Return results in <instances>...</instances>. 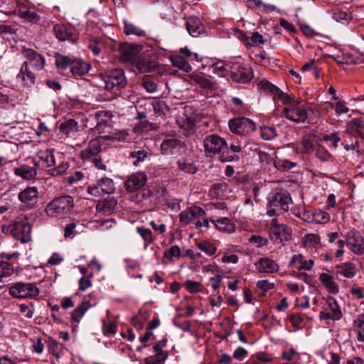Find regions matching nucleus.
I'll return each instance as SVG.
<instances>
[{
	"label": "nucleus",
	"instance_id": "f257e3e1",
	"mask_svg": "<svg viewBox=\"0 0 364 364\" xmlns=\"http://www.w3.org/2000/svg\"><path fill=\"white\" fill-rule=\"evenodd\" d=\"M127 136V134L124 132L111 133L109 135H100L89 141L87 147L81 151V157L85 162L92 163L97 168L105 171L107 166L102 163L100 156L102 144L108 140L122 141Z\"/></svg>",
	"mask_w": 364,
	"mask_h": 364
},
{
	"label": "nucleus",
	"instance_id": "f03ea898",
	"mask_svg": "<svg viewBox=\"0 0 364 364\" xmlns=\"http://www.w3.org/2000/svg\"><path fill=\"white\" fill-rule=\"evenodd\" d=\"M345 243L347 247L354 254L360 255L364 253V238L355 230H350L346 234L345 241L339 240L337 242L338 248L335 253L336 257H341L343 255Z\"/></svg>",
	"mask_w": 364,
	"mask_h": 364
},
{
	"label": "nucleus",
	"instance_id": "7ed1b4c3",
	"mask_svg": "<svg viewBox=\"0 0 364 364\" xmlns=\"http://www.w3.org/2000/svg\"><path fill=\"white\" fill-rule=\"evenodd\" d=\"M55 65L61 70L70 69L72 76L75 78L87 74L91 68L90 64L68 56H60L57 58Z\"/></svg>",
	"mask_w": 364,
	"mask_h": 364
},
{
	"label": "nucleus",
	"instance_id": "20e7f679",
	"mask_svg": "<svg viewBox=\"0 0 364 364\" xmlns=\"http://www.w3.org/2000/svg\"><path fill=\"white\" fill-rule=\"evenodd\" d=\"M8 292L13 298L36 299L40 294V289L36 283L18 282L12 284Z\"/></svg>",
	"mask_w": 364,
	"mask_h": 364
},
{
	"label": "nucleus",
	"instance_id": "39448f33",
	"mask_svg": "<svg viewBox=\"0 0 364 364\" xmlns=\"http://www.w3.org/2000/svg\"><path fill=\"white\" fill-rule=\"evenodd\" d=\"M75 205L74 199L68 195L58 196L50 201L45 212L48 216L56 217L59 215L68 213Z\"/></svg>",
	"mask_w": 364,
	"mask_h": 364
},
{
	"label": "nucleus",
	"instance_id": "423d86ee",
	"mask_svg": "<svg viewBox=\"0 0 364 364\" xmlns=\"http://www.w3.org/2000/svg\"><path fill=\"white\" fill-rule=\"evenodd\" d=\"M291 228L280 223L277 218L272 219L269 225V237L274 243H283L291 239Z\"/></svg>",
	"mask_w": 364,
	"mask_h": 364
},
{
	"label": "nucleus",
	"instance_id": "0eeeda50",
	"mask_svg": "<svg viewBox=\"0 0 364 364\" xmlns=\"http://www.w3.org/2000/svg\"><path fill=\"white\" fill-rule=\"evenodd\" d=\"M343 317V311L341 304L332 296L326 297V306L324 310L319 313V318L325 321L326 324H330L331 321H339Z\"/></svg>",
	"mask_w": 364,
	"mask_h": 364
},
{
	"label": "nucleus",
	"instance_id": "6e6552de",
	"mask_svg": "<svg viewBox=\"0 0 364 364\" xmlns=\"http://www.w3.org/2000/svg\"><path fill=\"white\" fill-rule=\"evenodd\" d=\"M9 233L16 240L26 243L31 240V226L27 218L18 219L8 228Z\"/></svg>",
	"mask_w": 364,
	"mask_h": 364
},
{
	"label": "nucleus",
	"instance_id": "1a4fd4ad",
	"mask_svg": "<svg viewBox=\"0 0 364 364\" xmlns=\"http://www.w3.org/2000/svg\"><path fill=\"white\" fill-rule=\"evenodd\" d=\"M203 146L205 153L210 156L218 154L222 155L225 149H227V142L225 139L216 134L207 136L203 140Z\"/></svg>",
	"mask_w": 364,
	"mask_h": 364
},
{
	"label": "nucleus",
	"instance_id": "9d476101",
	"mask_svg": "<svg viewBox=\"0 0 364 364\" xmlns=\"http://www.w3.org/2000/svg\"><path fill=\"white\" fill-rule=\"evenodd\" d=\"M104 87L107 90H119L127 85L124 72L121 70L110 71L102 77Z\"/></svg>",
	"mask_w": 364,
	"mask_h": 364
},
{
	"label": "nucleus",
	"instance_id": "9b49d317",
	"mask_svg": "<svg viewBox=\"0 0 364 364\" xmlns=\"http://www.w3.org/2000/svg\"><path fill=\"white\" fill-rule=\"evenodd\" d=\"M15 14L22 19L34 24L40 23L41 18L34 6L28 3L17 1Z\"/></svg>",
	"mask_w": 364,
	"mask_h": 364
},
{
	"label": "nucleus",
	"instance_id": "f8f14e48",
	"mask_svg": "<svg viewBox=\"0 0 364 364\" xmlns=\"http://www.w3.org/2000/svg\"><path fill=\"white\" fill-rule=\"evenodd\" d=\"M228 126L235 134H244L255 129L254 122L247 117H237L229 120Z\"/></svg>",
	"mask_w": 364,
	"mask_h": 364
},
{
	"label": "nucleus",
	"instance_id": "ddd939ff",
	"mask_svg": "<svg viewBox=\"0 0 364 364\" xmlns=\"http://www.w3.org/2000/svg\"><path fill=\"white\" fill-rule=\"evenodd\" d=\"M230 77L236 82L246 83L252 80L253 73L250 68L236 62L231 64Z\"/></svg>",
	"mask_w": 364,
	"mask_h": 364
},
{
	"label": "nucleus",
	"instance_id": "4468645a",
	"mask_svg": "<svg viewBox=\"0 0 364 364\" xmlns=\"http://www.w3.org/2000/svg\"><path fill=\"white\" fill-rule=\"evenodd\" d=\"M38 193L36 187L28 186L18 193V198L25 208L31 209L38 203Z\"/></svg>",
	"mask_w": 364,
	"mask_h": 364
},
{
	"label": "nucleus",
	"instance_id": "2eb2a0df",
	"mask_svg": "<svg viewBox=\"0 0 364 364\" xmlns=\"http://www.w3.org/2000/svg\"><path fill=\"white\" fill-rule=\"evenodd\" d=\"M296 105L285 107L282 112V117L296 123H303L307 119V112L305 109Z\"/></svg>",
	"mask_w": 364,
	"mask_h": 364
},
{
	"label": "nucleus",
	"instance_id": "dca6fc26",
	"mask_svg": "<svg viewBox=\"0 0 364 364\" xmlns=\"http://www.w3.org/2000/svg\"><path fill=\"white\" fill-rule=\"evenodd\" d=\"M147 181V176L144 172L132 174L125 181L126 190L129 192H136L141 189Z\"/></svg>",
	"mask_w": 364,
	"mask_h": 364
},
{
	"label": "nucleus",
	"instance_id": "f3484780",
	"mask_svg": "<svg viewBox=\"0 0 364 364\" xmlns=\"http://www.w3.org/2000/svg\"><path fill=\"white\" fill-rule=\"evenodd\" d=\"M23 56L28 62V65H30L35 70H41L45 65L44 57L33 49H24L23 51Z\"/></svg>",
	"mask_w": 364,
	"mask_h": 364
},
{
	"label": "nucleus",
	"instance_id": "a211bd4d",
	"mask_svg": "<svg viewBox=\"0 0 364 364\" xmlns=\"http://www.w3.org/2000/svg\"><path fill=\"white\" fill-rule=\"evenodd\" d=\"M292 203L289 194L284 193H277L269 200L268 205L270 207H277L283 211H288L289 205Z\"/></svg>",
	"mask_w": 364,
	"mask_h": 364
},
{
	"label": "nucleus",
	"instance_id": "6ab92c4d",
	"mask_svg": "<svg viewBox=\"0 0 364 364\" xmlns=\"http://www.w3.org/2000/svg\"><path fill=\"white\" fill-rule=\"evenodd\" d=\"M122 61L134 63L137 59L140 48L136 44H125L120 48Z\"/></svg>",
	"mask_w": 364,
	"mask_h": 364
},
{
	"label": "nucleus",
	"instance_id": "aec40b11",
	"mask_svg": "<svg viewBox=\"0 0 364 364\" xmlns=\"http://www.w3.org/2000/svg\"><path fill=\"white\" fill-rule=\"evenodd\" d=\"M314 266V261L313 259L305 260L301 254L294 255L289 263V267H295L298 271H309Z\"/></svg>",
	"mask_w": 364,
	"mask_h": 364
},
{
	"label": "nucleus",
	"instance_id": "412c9836",
	"mask_svg": "<svg viewBox=\"0 0 364 364\" xmlns=\"http://www.w3.org/2000/svg\"><path fill=\"white\" fill-rule=\"evenodd\" d=\"M183 147L184 144L175 138L165 139L161 144V153L167 155L176 154Z\"/></svg>",
	"mask_w": 364,
	"mask_h": 364
},
{
	"label": "nucleus",
	"instance_id": "4be33fe9",
	"mask_svg": "<svg viewBox=\"0 0 364 364\" xmlns=\"http://www.w3.org/2000/svg\"><path fill=\"white\" fill-rule=\"evenodd\" d=\"M53 32L55 37L61 41H74L75 39L73 29L65 24H55L53 26Z\"/></svg>",
	"mask_w": 364,
	"mask_h": 364
},
{
	"label": "nucleus",
	"instance_id": "5701e85b",
	"mask_svg": "<svg viewBox=\"0 0 364 364\" xmlns=\"http://www.w3.org/2000/svg\"><path fill=\"white\" fill-rule=\"evenodd\" d=\"M204 214L205 211L201 208L198 206L190 207L180 213L179 220L187 225L195 218L202 216Z\"/></svg>",
	"mask_w": 364,
	"mask_h": 364
},
{
	"label": "nucleus",
	"instance_id": "b1692460",
	"mask_svg": "<svg viewBox=\"0 0 364 364\" xmlns=\"http://www.w3.org/2000/svg\"><path fill=\"white\" fill-rule=\"evenodd\" d=\"M176 123L181 129H183L184 134L188 136L193 132L195 119L192 116L181 113L176 117Z\"/></svg>",
	"mask_w": 364,
	"mask_h": 364
},
{
	"label": "nucleus",
	"instance_id": "393cba45",
	"mask_svg": "<svg viewBox=\"0 0 364 364\" xmlns=\"http://www.w3.org/2000/svg\"><path fill=\"white\" fill-rule=\"evenodd\" d=\"M186 29L193 37H198L204 33L205 28L199 18L195 16L189 17L186 22Z\"/></svg>",
	"mask_w": 364,
	"mask_h": 364
},
{
	"label": "nucleus",
	"instance_id": "a878e982",
	"mask_svg": "<svg viewBox=\"0 0 364 364\" xmlns=\"http://www.w3.org/2000/svg\"><path fill=\"white\" fill-rule=\"evenodd\" d=\"M318 279L328 293L336 294L339 292V286L333 276L323 272L319 274Z\"/></svg>",
	"mask_w": 364,
	"mask_h": 364
},
{
	"label": "nucleus",
	"instance_id": "bb28decb",
	"mask_svg": "<svg viewBox=\"0 0 364 364\" xmlns=\"http://www.w3.org/2000/svg\"><path fill=\"white\" fill-rule=\"evenodd\" d=\"M117 202L114 198H107L98 201L96 210L104 215H110L114 210Z\"/></svg>",
	"mask_w": 364,
	"mask_h": 364
},
{
	"label": "nucleus",
	"instance_id": "cd10ccee",
	"mask_svg": "<svg viewBox=\"0 0 364 364\" xmlns=\"http://www.w3.org/2000/svg\"><path fill=\"white\" fill-rule=\"evenodd\" d=\"M337 276H343L347 279H351L356 274V267L352 262H344L336 266Z\"/></svg>",
	"mask_w": 364,
	"mask_h": 364
},
{
	"label": "nucleus",
	"instance_id": "c85d7f7f",
	"mask_svg": "<svg viewBox=\"0 0 364 364\" xmlns=\"http://www.w3.org/2000/svg\"><path fill=\"white\" fill-rule=\"evenodd\" d=\"M242 150V147L240 144H231L227 149L220 155V159L222 161H233L239 159L238 154Z\"/></svg>",
	"mask_w": 364,
	"mask_h": 364
},
{
	"label": "nucleus",
	"instance_id": "c756f323",
	"mask_svg": "<svg viewBox=\"0 0 364 364\" xmlns=\"http://www.w3.org/2000/svg\"><path fill=\"white\" fill-rule=\"evenodd\" d=\"M96 304V301L94 304H91L90 301L85 300L82 301L76 308L73 311L71 314V319L73 321L78 323L82 318L84 316L87 311L93 305Z\"/></svg>",
	"mask_w": 364,
	"mask_h": 364
},
{
	"label": "nucleus",
	"instance_id": "7c9ffc66",
	"mask_svg": "<svg viewBox=\"0 0 364 364\" xmlns=\"http://www.w3.org/2000/svg\"><path fill=\"white\" fill-rule=\"evenodd\" d=\"M259 272L273 273L279 270V265L276 262L269 257H262L257 262Z\"/></svg>",
	"mask_w": 364,
	"mask_h": 364
},
{
	"label": "nucleus",
	"instance_id": "2f4dec72",
	"mask_svg": "<svg viewBox=\"0 0 364 364\" xmlns=\"http://www.w3.org/2000/svg\"><path fill=\"white\" fill-rule=\"evenodd\" d=\"M210 222L214 224L215 227L221 232L232 233L235 232V224L229 218L225 217L217 220L210 218Z\"/></svg>",
	"mask_w": 364,
	"mask_h": 364
},
{
	"label": "nucleus",
	"instance_id": "473e14b6",
	"mask_svg": "<svg viewBox=\"0 0 364 364\" xmlns=\"http://www.w3.org/2000/svg\"><path fill=\"white\" fill-rule=\"evenodd\" d=\"M303 219L307 223L325 224L330 220V215L323 210H316L311 215H308L307 218Z\"/></svg>",
	"mask_w": 364,
	"mask_h": 364
},
{
	"label": "nucleus",
	"instance_id": "72a5a7b5",
	"mask_svg": "<svg viewBox=\"0 0 364 364\" xmlns=\"http://www.w3.org/2000/svg\"><path fill=\"white\" fill-rule=\"evenodd\" d=\"M182 257L181 251L178 245H172L164 251L162 263L167 264L174 261V259H179Z\"/></svg>",
	"mask_w": 364,
	"mask_h": 364
},
{
	"label": "nucleus",
	"instance_id": "f704fd0d",
	"mask_svg": "<svg viewBox=\"0 0 364 364\" xmlns=\"http://www.w3.org/2000/svg\"><path fill=\"white\" fill-rule=\"evenodd\" d=\"M39 163L45 167H51L55 166V160L52 150L46 149L40 151L38 154Z\"/></svg>",
	"mask_w": 364,
	"mask_h": 364
},
{
	"label": "nucleus",
	"instance_id": "c9c22d12",
	"mask_svg": "<svg viewBox=\"0 0 364 364\" xmlns=\"http://www.w3.org/2000/svg\"><path fill=\"white\" fill-rule=\"evenodd\" d=\"M320 237L316 234H306L301 238V244L306 249H316L320 245Z\"/></svg>",
	"mask_w": 364,
	"mask_h": 364
},
{
	"label": "nucleus",
	"instance_id": "e433bc0d",
	"mask_svg": "<svg viewBox=\"0 0 364 364\" xmlns=\"http://www.w3.org/2000/svg\"><path fill=\"white\" fill-rule=\"evenodd\" d=\"M331 16L333 20L343 25L348 24L352 20L351 14L348 13L347 11L341 10L338 8L332 10Z\"/></svg>",
	"mask_w": 364,
	"mask_h": 364
},
{
	"label": "nucleus",
	"instance_id": "4c0bfd02",
	"mask_svg": "<svg viewBox=\"0 0 364 364\" xmlns=\"http://www.w3.org/2000/svg\"><path fill=\"white\" fill-rule=\"evenodd\" d=\"M18 77L27 85H31L35 83L36 75L28 68V62H24L21 68Z\"/></svg>",
	"mask_w": 364,
	"mask_h": 364
},
{
	"label": "nucleus",
	"instance_id": "58836bf2",
	"mask_svg": "<svg viewBox=\"0 0 364 364\" xmlns=\"http://www.w3.org/2000/svg\"><path fill=\"white\" fill-rule=\"evenodd\" d=\"M124 23V33L127 36L134 35L136 36H144L146 32L144 29L140 28L139 26L135 25L134 23L130 22L129 21L124 19L123 21Z\"/></svg>",
	"mask_w": 364,
	"mask_h": 364
},
{
	"label": "nucleus",
	"instance_id": "ea45409f",
	"mask_svg": "<svg viewBox=\"0 0 364 364\" xmlns=\"http://www.w3.org/2000/svg\"><path fill=\"white\" fill-rule=\"evenodd\" d=\"M134 64L140 73H149L156 68L154 61L141 58H137Z\"/></svg>",
	"mask_w": 364,
	"mask_h": 364
},
{
	"label": "nucleus",
	"instance_id": "a19ab883",
	"mask_svg": "<svg viewBox=\"0 0 364 364\" xmlns=\"http://www.w3.org/2000/svg\"><path fill=\"white\" fill-rule=\"evenodd\" d=\"M274 100L277 99L281 101L282 103L286 107H289L290 105H299L300 102L299 100L291 97L287 93L284 92L279 88L277 90V92L273 95Z\"/></svg>",
	"mask_w": 364,
	"mask_h": 364
},
{
	"label": "nucleus",
	"instance_id": "79ce46f5",
	"mask_svg": "<svg viewBox=\"0 0 364 364\" xmlns=\"http://www.w3.org/2000/svg\"><path fill=\"white\" fill-rule=\"evenodd\" d=\"M171 60L174 67H176L184 72L188 73L191 70L190 63L188 60L184 58L183 56L175 55L171 58Z\"/></svg>",
	"mask_w": 364,
	"mask_h": 364
},
{
	"label": "nucleus",
	"instance_id": "37998d69",
	"mask_svg": "<svg viewBox=\"0 0 364 364\" xmlns=\"http://www.w3.org/2000/svg\"><path fill=\"white\" fill-rule=\"evenodd\" d=\"M15 175L22 178L24 180H31L36 174L35 169L28 166H21L14 169Z\"/></svg>",
	"mask_w": 364,
	"mask_h": 364
},
{
	"label": "nucleus",
	"instance_id": "c03bdc74",
	"mask_svg": "<svg viewBox=\"0 0 364 364\" xmlns=\"http://www.w3.org/2000/svg\"><path fill=\"white\" fill-rule=\"evenodd\" d=\"M77 130V123L74 119H68L59 126V131L61 134L69 136Z\"/></svg>",
	"mask_w": 364,
	"mask_h": 364
},
{
	"label": "nucleus",
	"instance_id": "a18cd8bd",
	"mask_svg": "<svg viewBox=\"0 0 364 364\" xmlns=\"http://www.w3.org/2000/svg\"><path fill=\"white\" fill-rule=\"evenodd\" d=\"M353 323L358 341L364 342V314L359 315L354 320Z\"/></svg>",
	"mask_w": 364,
	"mask_h": 364
},
{
	"label": "nucleus",
	"instance_id": "49530a36",
	"mask_svg": "<svg viewBox=\"0 0 364 364\" xmlns=\"http://www.w3.org/2000/svg\"><path fill=\"white\" fill-rule=\"evenodd\" d=\"M227 187L225 183H215L210 187L208 195L213 198H220L224 196Z\"/></svg>",
	"mask_w": 364,
	"mask_h": 364
},
{
	"label": "nucleus",
	"instance_id": "de8ad7c7",
	"mask_svg": "<svg viewBox=\"0 0 364 364\" xmlns=\"http://www.w3.org/2000/svg\"><path fill=\"white\" fill-rule=\"evenodd\" d=\"M136 232L141 236L144 242V247L146 248L154 240L151 230L144 227H137Z\"/></svg>",
	"mask_w": 364,
	"mask_h": 364
},
{
	"label": "nucleus",
	"instance_id": "09e8293b",
	"mask_svg": "<svg viewBox=\"0 0 364 364\" xmlns=\"http://www.w3.org/2000/svg\"><path fill=\"white\" fill-rule=\"evenodd\" d=\"M65 350L64 346L58 341L50 339L48 344V350L55 358H60L64 354Z\"/></svg>",
	"mask_w": 364,
	"mask_h": 364
},
{
	"label": "nucleus",
	"instance_id": "8fccbe9b",
	"mask_svg": "<svg viewBox=\"0 0 364 364\" xmlns=\"http://www.w3.org/2000/svg\"><path fill=\"white\" fill-rule=\"evenodd\" d=\"M17 272V268H15L12 264L0 261V278L10 277Z\"/></svg>",
	"mask_w": 364,
	"mask_h": 364
},
{
	"label": "nucleus",
	"instance_id": "3c124183",
	"mask_svg": "<svg viewBox=\"0 0 364 364\" xmlns=\"http://www.w3.org/2000/svg\"><path fill=\"white\" fill-rule=\"evenodd\" d=\"M266 43V39L258 31H255L250 36L248 37L247 46L250 47H258L264 45Z\"/></svg>",
	"mask_w": 364,
	"mask_h": 364
},
{
	"label": "nucleus",
	"instance_id": "603ef678",
	"mask_svg": "<svg viewBox=\"0 0 364 364\" xmlns=\"http://www.w3.org/2000/svg\"><path fill=\"white\" fill-rule=\"evenodd\" d=\"M97 182L101 186V191L102 190L105 194L112 193L115 190L114 183L112 179L109 178L103 177L98 179Z\"/></svg>",
	"mask_w": 364,
	"mask_h": 364
},
{
	"label": "nucleus",
	"instance_id": "864d4df0",
	"mask_svg": "<svg viewBox=\"0 0 364 364\" xmlns=\"http://www.w3.org/2000/svg\"><path fill=\"white\" fill-rule=\"evenodd\" d=\"M213 72L220 77L228 76L231 73V64L218 62L213 65Z\"/></svg>",
	"mask_w": 364,
	"mask_h": 364
},
{
	"label": "nucleus",
	"instance_id": "5fc2aeb1",
	"mask_svg": "<svg viewBox=\"0 0 364 364\" xmlns=\"http://www.w3.org/2000/svg\"><path fill=\"white\" fill-rule=\"evenodd\" d=\"M21 314L27 318H31L33 316L35 308L32 302L19 304Z\"/></svg>",
	"mask_w": 364,
	"mask_h": 364
},
{
	"label": "nucleus",
	"instance_id": "6e6d98bb",
	"mask_svg": "<svg viewBox=\"0 0 364 364\" xmlns=\"http://www.w3.org/2000/svg\"><path fill=\"white\" fill-rule=\"evenodd\" d=\"M178 165L181 170L188 173H194L197 171V168L193 163L188 159L178 161Z\"/></svg>",
	"mask_w": 364,
	"mask_h": 364
},
{
	"label": "nucleus",
	"instance_id": "4d7b16f0",
	"mask_svg": "<svg viewBox=\"0 0 364 364\" xmlns=\"http://www.w3.org/2000/svg\"><path fill=\"white\" fill-rule=\"evenodd\" d=\"M148 156L149 153L147 151L144 149H140L132 152L129 155V157L135 159L133 161V164L134 166H137L139 163L144 161Z\"/></svg>",
	"mask_w": 364,
	"mask_h": 364
},
{
	"label": "nucleus",
	"instance_id": "13d9d810",
	"mask_svg": "<svg viewBox=\"0 0 364 364\" xmlns=\"http://www.w3.org/2000/svg\"><path fill=\"white\" fill-rule=\"evenodd\" d=\"M197 247L209 256L215 255L217 250L216 247L211 242L206 240L198 242Z\"/></svg>",
	"mask_w": 364,
	"mask_h": 364
},
{
	"label": "nucleus",
	"instance_id": "bf43d9fd",
	"mask_svg": "<svg viewBox=\"0 0 364 364\" xmlns=\"http://www.w3.org/2000/svg\"><path fill=\"white\" fill-rule=\"evenodd\" d=\"M314 147V140L311 137H306L300 143L297 149L301 153H309L313 151Z\"/></svg>",
	"mask_w": 364,
	"mask_h": 364
},
{
	"label": "nucleus",
	"instance_id": "052dcab7",
	"mask_svg": "<svg viewBox=\"0 0 364 364\" xmlns=\"http://www.w3.org/2000/svg\"><path fill=\"white\" fill-rule=\"evenodd\" d=\"M184 287L191 294H195L198 292L202 291L203 285L199 282L192 281V280H187L184 283Z\"/></svg>",
	"mask_w": 364,
	"mask_h": 364
},
{
	"label": "nucleus",
	"instance_id": "680f3d73",
	"mask_svg": "<svg viewBox=\"0 0 364 364\" xmlns=\"http://www.w3.org/2000/svg\"><path fill=\"white\" fill-rule=\"evenodd\" d=\"M257 86L259 90L268 92L272 95H274L277 92V90L279 89L278 87L273 85L272 83H271L270 82H269L267 80H262L258 83Z\"/></svg>",
	"mask_w": 364,
	"mask_h": 364
},
{
	"label": "nucleus",
	"instance_id": "e2e57ef3",
	"mask_svg": "<svg viewBox=\"0 0 364 364\" xmlns=\"http://www.w3.org/2000/svg\"><path fill=\"white\" fill-rule=\"evenodd\" d=\"M141 85L149 93H153L156 90L157 85L149 76H144L142 79Z\"/></svg>",
	"mask_w": 364,
	"mask_h": 364
},
{
	"label": "nucleus",
	"instance_id": "0e129e2a",
	"mask_svg": "<svg viewBox=\"0 0 364 364\" xmlns=\"http://www.w3.org/2000/svg\"><path fill=\"white\" fill-rule=\"evenodd\" d=\"M168 356V353H160L154 355L147 357L145 360L146 364H159L164 362Z\"/></svg>",
	"mask_w": 364,
	"mask_h": 364
},
{
	"label": "nucleus",
	"instance_id": "69168bd1",
	"mask_svg": "<svg viewBox=\"0 0 364 364\" xmlns=\"http://www.w3.org/2000/svg\"><path fill=\"white\" fill-rule=\"evenodd\" d=\"M261 137L264 140H271L277 136V131L273 127H264L260 129Z\"/></svg>",
	"mask_w": 364,
	"mask_h": 364
},
{
	"label": "nucleus",
	"instance_id": "338daca9",
	"mask_svg": "<svg viewBox=\"0 0 364 364\" xmlns=\"http://www.w3.org/2000/svg\"><path fill=\"white\" fill-rule=\"evenodd\" d=\"M281 358L282 360L289 362H296L299 358V355L294 348H290L288 350L284 351Z\"/></svg>",
	"mask_w": 364,
	"mask_h": 364
},
{
	"label": "nucleus",
	"instance_id": "774afa93",
	"mask_svg": "<svg viewBox=\"0 0 364 364\" xmlns=\"http://www.w3.org/2000/svg\"><path fill=\"white\" fill-rule=\"evenodd\" d=\"M102 46V41L101 38H95L92 40L89 45V48L95 55H98L101 53V47Z\"/></svg>",
	"mask_w": 364,
	"mask_h": 364
}]
</instances>
